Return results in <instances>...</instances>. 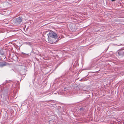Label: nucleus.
Wrapping results in <instances>:
<instances>
[{"instance_id":"obj_1","label":"nucleus","mask_w":124,"mask_h":124,"mask_svg":"<svg viewBox=\"0 0 124 124\" xmlns=\"http://www.w3.org/2000/svg\"><path fill=\"white\" fill-rule=\"evenodd\" d=\"M46 36H49L53 38L54 39L57 38V34L54 32L49 33Z\"/></svg>"},{"instance_id":"obj_2","label":"nucleus","mask_w":124,"mask_h":124,"mask_svg":"<svg viewBox=\"0 0 124 124\" xmlns=\"http://www.w3.org/2000/svg\"><path fill=\"white\" fill-rule=\"evenodd\" d=\"M117 53L118 56L120 57H122L124 56V49H121L118 51Z\"/></svg>"},{"instance_id":"obj_3","label":"nucleus","mask_w":124,"mask_h":124,"mask_svg":"<svg viewBox=\"0 0 124 124\" xmlns=\"http://www.w3.org/2000/svg\"><path fill=\"white\" fill-rule=\"evenodd\" d=\"M22 18L20 16L17 18L15 22L16 24L17 25L20 24L22 22Z\"/></svg>"},{"instance_id":"obj_4","label":"nucleus","mask_w":124,"mask_h":124,"mask_svg":"<svg viewBox=\"0 0 124 124\" xmlns=\"http://www.w3.org/2000/svg\"><path fill=\"white\" fill-rule=\"evenodd\" d=\"M47 37V39L48 42L51 44H52L55 42V40H54L55 39L52 38L51 37L49 36H46Z\"/></svg>"},{"instance_id":"obj_5","label":"nucleus","mask_w":124,"mask_h":124,"mask_svg":"<svg viewBox=\"0 0 124 124\" xmlns=\"http://www.w3.org/2000/svg\"><path fill=\"white\" fill-rule=\"evenodd\" d=\"M23 69L20 71V73L21 75H23L25 74V72L26 70V67L24 66H23L22 67Z\"/></svg>"},{"instance_id":"obj_6","label":"nucleus","mask_w":124,"mask_h":124,"mask_svg":"<svg viewBox=\"0 0 124 124\" xmlns=\"http://www.w3.org/2000/svg\"><path fill=\"white\" fill-rule=\"evenodd\" d=\"M6 50H5L1 49L0 50V54L2 55H4Z\"/></svg>"},{"instance_id":"obj_7","label":"nucleus","mask_w":124,"mask_h":124,"mask_svg":"<svg viewBox=\"0 0 124 124\" xmlns=\"http://www.w3.org/2000/svg\"><path fill=\"white\" fill-rule=\"evenodd\" d=\"M7 63L6 62H5L3 63L1 65L2 66H5L6 65H7Z\"/></svg>"},{"instance_id":"obj_8","label":"nucleus","mask_w":124,"mask_h":124,"mask_svg":"<svg viewBox=\"0 0 124 124\" xmlns=\"http://www.w3.org/2000/svg\"><path fill=\"white\" fill-rule=\"evenodd\" d=\"M80 110L81 111H83L84 109L83 108H80Z\"/></svg>"},{"instance_id":"obj_9","label":"nucleus","mask_w":124,"mask_h":124,"mask_svg":"<svg viewBox=\"0 0 124 124\" xmlns=\"http://www.w3.org/2000/svg\"><path fill=\"white\" fill-rule=\"evenodd\" d=\"M111 0L112 1H114L115 0Z\"/></svg>"},{"instance_id":"obj_10","label":"nucleus","mask_w":124,"mask_h":124,"mask_svg":"<svg viewBox=\"0 0 124 124\" xmlns=\"http://www.w3.org/2000/svg\"><path fill=\"white\" fill-rule=\"evenodd\" d=\"M66 88H65H65H64V89H66Z\"/></svg>"}]
</instances>
